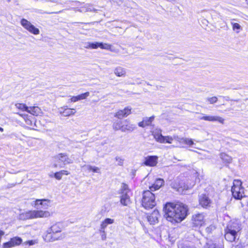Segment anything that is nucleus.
Segmentation results:
<instances>
[{
    "label": "nucleus",
    "mask_w": 248,
    "mask_h": 248,
    "mask_svg": "<svg viewBox=\"0 0 248 248\" xmlns=\"http://www.w3.org/2000/svg\"><path fill=\"white\" fill-rule=\"evenodd\" d=\"M63 229V225L61 222H57L55 224L52 225L50 228L48 229L49 231H50L56 236L59 235L61 233Z\"/></svg>",
    "instance_id": "nucleus-13"
},
{
    "label": "nucleus",
    "mask_w": 248,
    "mask_h": 248,
    "mask_svg": "<svg viewBox=\"0 0 248 248\" xmlns=\"http://www.w3.org/2000/svg\"><path fill=\"white\" fill-rule=\"evenodd\" d=\"M13 247L10 240L8 242L4 243L2 245V248H11Z\"/></svg>",
    "instance_id": "nucleus-43"
},
{
    "label": "nucleus",
    "mask_w": 248,
    "mask_h": 248,
    "mask_svg": "<svg viewBox=\"0 0 248 248\" xmlns=\"http://www.w3.org/2000/svg\"><path fill=\"white\" fill-rule=\"evenodd\" d=\"M99 47L104 49L110 50L111 45L107 43H99Z\"/></svg>",
    "instance_id": "nucleus-35"
},
{
    "label": "nucleus",
    "mask_w": 248,
    "mask_h": 248,
    "mask_svg": "<svg viewBox=\"0 0 248 248\" xmlns=\"http://www.w3.org/2000/svg\"><path fill=\"white\" fill-rule=\"evenodd\" d=\"M186 144L188 145L189 146H191L193 144H194V142L192 139L187 138Z\"/></svg>",
    "instance_id": "nucleus-46"
},
{
    "label": "nucleus",
    "mask_w": 248,
    "mask_h": 248,
    "mask_svg": "<svg viewBox=\"0 0 248 248\" xmlns=\"http://www.w3.org/2000/svg\"><path fill=\"white\" fill-rule=\"evenodd\" d=\"M60 172L61 174H62V175H68L70 173L68 171L65 170H61V171H60Z\"/></svg>",
    "instance_id": "nucleus-48"
},
{
    "label": "nucleus",
    "mask_w": 248,
    "mask_h": 248,
    "mask_svg": "<svg viewBox=\"0 0 248 248\" xmlns=\"http://www.w3.org/2000/svg\"><path fill=\"white\" fill-rule=\"evenodd\" d=\"M116 161L118 162L117 164L119 166H123L124 164V159L123 158L120 157V156H116L115 157Z\"/></svg>",
    "instance_id": "nucleus-39"
},
{
    "label": "nucleus",
    "mask_w": 248,
    "mask_h": 248,
    "mask_svg": "<svg viewBox=\"0 0 248 248\" xmlns=\"http://www.w3.org/2000/svg\"><path fill=\"white\" fill-rule=\"evenodd\" d=\"M198 118L199 120H202L209 122L217 121L222 124H223L224 122V119L223 118L218 116L205 115L201 117H199Z\"/></svg>",
    "instance_id": "nucleus-12"
},
{
    "label": "nucleus",
    "mask_w": 248,
    "mask_h": 248,
    "mask_svg": "<svg viewBox=\"0 0 248 248\" xmlns=\"http://www.w3.org/2000/svg\"><path fill=\"white\" fill-rule=\"evenodd\" d=\"M37 243V241L36 240H31L26 241L24 242L25 245H29V246H32Z\"/></svg>",
    "instance_id": "nucleus-42"
},
{
    "label": "nucleus",
    "mask_w": 248,
    "mask_h": 248,
    "mask_svg": "<svg viewBox=\"0 0 248 248\" xmlns=\"http://www.w3.org/2000/svg\"><path fill=\"white\" fill-rule=\"evenodd\" d=\"M50 203V201L47 199L42 200H36L35 201V207L37 209H39L40 207L39 205H42V207L44 209H47Z\"/></svg>",
    "instance_id": "nucleus-17"
},
{
    "label": "nucleus",
    "mask_w": 248,
    "mask_h": 248,
    "mask_svg": "<svg viewBox=\"0 0 248 248\" xmlns=\"http://www.w3.org/2000/svg\"><path fill=\"white\" fill-rule=\"evenodd\" d=\"M136 128V126L135 125L130 124H123V128H122V132H125L126 131H132L134 130Z\"/></svg>",
    "instance_id": "nucleus-26"
},
{
    "label": "nucleus",
    "mask_w": 248,
    "mask_h": 248,
    "mask_svg": "<svg viewBox=\"0 0 248 248\" xmlns=\"http://www.w3.org/2000/svg\"><path fill=\"white\" fill-rule=\"evenodd\" d=\"M75 109L74 108H62V110H60L61 114L65 117L69 116L71 115H74L75 113Z\"/></svg>",
    "instance_id": "nucleus-20"
},
{
    "label": "nucleus",
    "mask_w": 248,
    "mask_h": 248,
    "mask_svg": "<svg viewBox=\"0 0 248 248\" xmlns=\"http://www.w3.org/2000/svg\"><path fill=\"white\" fill-rule=\"evenodd\" d=\"M64 234H60L59 235L56 236L53 233L49 231L48 229L46 232V233L43 236V239L46 242H49L61 240L64 238Z\"/></svg>",
    "instance_id": "nucleus-8"
},
{
    "label": "nucleus",
    "mask_w": 248,
    "mask_h": 248,
    "mask_svg": "<svg viewBox=\"0 0 248 248\" xmlns=\"http://www.w3.org/2000/svg\"><path fill=\"white\" fill-rule=\"evenodd\" d=\"M85 8H86V10H84V9H82L81 10H79V11L80 12H92V11H96V10L92 8L91 6H90V5H86V6L85 7Z\"/></svg>",
    "instance_id": "nucleus-37"
},
{
    "label": "nucleus",
    "mask_w": 248,
    "mask_h": 248,
    "mask_svg": "<svg viewBox=\"0 0 248 248\" xmlns=\"http://www.w3.org/2000/svg\"><path fill=\"white\" fill-rule=\"evenodd\" d=\"M16 108L23 111L28 112V110H29V107L24 104L17 103L16 104Z\"/></svg>",
    "instance_id": "nucleus-31"
},
{
    "label": "nucleus",
    "mask_w": 248,
    "mask_h": 248,
    "mask_svg": "<svg viewBox=\"0 0 248 248\" xmlns=\"http://www.w3.org/2000/svg\"><path fill=\"white\" fill-rule=\"evenodd\" d=\"M114 73L117 77H124L126 75V70L121 66H118L114 69Z\"/></svg>",
    "instance_id": "nucleus-21"
},
{
    "label": "nucleus",
    "mask_w": 248,
    "mask_h": 248,
    "mask_svg": "<svg viewBox=\"0 0 248 248\" xmlns=\"http://www.w3.org/2000/svg\"><path fill=\"white\" fill-rule=\"evenodd\" d=\"M90 95L89 92H87L84 93L80 94L76 96H72L70 100L71 102H76L78 100H83L86 99Z\"/></svg>",
    "instance_id": "nucleus-19"
},
{
    "label": "nucleus",
    "mask_w": 248,
    "mask_h": 248,
    "mask_svg": "<svg viewBox=\"0 0 248 248\" xmlns=\"http://www.w3.org/2000/svg\"><path fill=\"white\" fill-rule=\"evenodd\" d=\"M155 116H152L150 117H145L143 119L145 122V124L147 126L151 125L152 122L154 121Z\"/></svg>",
    "instance_id": "nucleus-34"
},
{
    "label": "nucleus",
    "mask_w": 248,
    "mask_h": 248,
    "mask_svg": "<svg viewBox=\"0 0 248 248\" xmlns=\"http://www.w3.org/2000/svg\"><path fill=\"white\" fill-rule=\"evenodd\" d=\"M164 180L162 179H157L155 183L150 187V191H154L158 189L163 184Z\"/></svg>",
    "instance_id": "nucleus-18"
},
{
    "label": "nucleus",
    "mask_w": 248,
    "mask_h": 248,
    "mask_svg": "<svg viewBox=\"0 0 248 248\" xmlns=\"http://www.w3.org/2000/svg\"><path fill=\"white\" fill-rule=\"evenodd\" d=\"M50 216L48 211L42 210H33L27 212L25 214L26 219H32L38 217H48Z\"/></svg>",
    "instance_id": "nucleus-6"
},
{
    "label": "nucleus",
    "mask_w": 248,
    "mask_h": 248,
    "mask_svg": "<svg viewBox=\"0 0 248 248\" xmlns=\"http://www.w3.org/2000/svg\"><path fill=\"white\" fill-rule=\"evenodd\" d=\"M10 240L13 247L20 245L22 242V239L17 236L12 238Z\"/></svg>",
    "instance_id": "nucleus-23"
},
{
    "label": "nucleus",
    "mask_w": 248,
    "mask_h": 248,
    "mask_svg": "<svg viewBox=\"0 0 248 248\" xmlns=\"http://www.w3.org/2000/svg\"><path fill=\"white\" fill-rule=\"evenodd\" d=\"M157 157L156 156H148L145 158L144 164L146 166L154 167L157 163Z\"/></svg>",
    "instance_id": "nucleus-16"
},
{
    "label": "nucleus",
    "mask_w": 248,
    "mask_h": 248,
    "mask_svg": "<svg viewBox=\"0 0 248 248\" xmlns=\"http://www.w3.org/2000/svg\"><path fill=\"white\" fill-rule=\"evenodd\" d=\"M88 170H92L93 172L100 173V169L98 167L95 166H92L91 165L85 166Z\"/></svg>",
    "instance_id": "nucleus-32"
},
{
    "label": "nucleus",
    "mask_w": 248,
    "mask_h": 248,
    "mask_svg": "<svg viewBox=\"0 0 248 248\" xmlns=\"http://www.w3.org/2000/svg\"><path fill=\"white\" fill-rule=\"evenodd\" d=\"M206 245L208 246L207 248H222L218 245L217 244V243L211 240L208 241V242L206 243Z\"/></svg>",
    "instance_id": "nucleus-30"
},
{
    "label": "nucleus",
    "mask_w": 248,
    "mask_h": 248,
    "mask_svg": "<svg viewBox=\"0 0 248 248\" xmlns=\"http://www.w3.org/2000/svg\"><path fill=\"white\" fill-rule=\"evenodd\" d=\"M241 186L242 182L240 180H234L231 191L233 197L236 199L240 200L243 197L247 196L245 193L244 188Z\"/></svg>",
    "instance_id": "nucleus-3"
},
{
    "label": "nucleus",
    "mask_w": 248,
    "mask_h": 248,
    "mask_svg": "<svg viewBox=\"0 0 248 248\" xmlns=\"http://www.w3.org/2000/svg\"><path fill=\"white\" fill-rule=\"evenodd\" d=\"M3 131V129L2 127H0V131L2 132Z\"/></svg>",
    "instance_id": "nucleus-49"
},
{
    "label": "nucleus",
    "mask_w": 248,
    "mask_h": 248,
    "mask_svg": "<svg viewBox=\"0 0 248 248\" xmlns=\"http://www.w3.org/2000/svg\"><path fill=\"white\" fill-rule=\"evenodd\" d=\"M217 98L216 96L212 97H207L206 98V101L208 102L210 104H213L217 101Z\"/></svg>",
    "instance_id": "nucleus-36"
},
{
    "label": "nucleus",
    "mask_w": 248,
    "mask_h": 248,
    "mask_svg": "<svg viewBox=\"0 0 248 248\" xmlns=\"http://www.w3.org/2000/svg\"><path fill=\"white\" fill-rule=\"evenodd\" d=\"M155 195L150 190L144 191L142 194V205L146 209H150L156 205Z\"/></svg>",
    "instance_id": "nucleus-2"
},
{
    "label": "nucleus",
    "mask_w": 248,
    "mask_h": 248,
    "mask_svg": "<svg viewBox=\"0 0 248 248\" xmlns=\"http://www.w3.org/2000/svg\"><path fill=\"white\" fill-rule=\"evenodd\" d=\"M131 108L130 107L125 108L123 110H120L115 114V117L119 119H122L123 117H127L131 113Z\"/></svg>",
    "instance_id": "nucleus-15"
},
{
    "label": "nucleus",
    "mask_w": 248,
    "mask_h": 248,
    "mask_svg": "<svg viewBox=\"0 0 248 248\" xmlns=\"http://www.w3.org/2000/svg\"><path fill=\"white\" fill-rule=\"evenodd\" d=\"M176 139H177V140L180 143H184V144H186V139L187 138H178V137H176Z\"/></svg>",
    "instance_id": "nucleus-44"
},
{
    "label": "nucleus",
    "mask_w": 248,
    "mask_h": 248,
    "mask_svg": "<svg viewBox=\"0 0 248 248\" xmlns=\"http://www.w3.org/2000/svg\"><path fill=\"white\" fill-rule=\"evenodd\" d=\"M237 232L236 230L232 229V226H228L225 234V239L230 242L234 241L237 235Z\"/></svg>",
    "instance_id": "nucleus-10"
},
{
    "label": "nucleus",
    "mask_w": 248,
    "mask_h": 248,
    "mask_svg": "<svg viewBox=\"0 0 248 248\" xmlns=\"http://www.w3.org/2000/svg\"><path fill=\"white\" fill-rule=\"evenodd\" d=\"M215 226L211 225L205 229V231L207 233L210 234L212 232L215 230Z\"/></svg>",
    "instance_id": "nucleus-38"
},
{
    "label": "nucleus",
    "mask_w": 248,
    "mask_h": 248,
    "mask_svg": "<svg viewBox=\"0 0 248 248\" xmlns=\"http://www.w3.org/2000/svg\"><path fill=\"white\" fill-rule=\"evenodd\" d=\"M130 192L127 185L123 183L121 188V203L124 206H128L130 203V196L128 193Z\"/></svg>",
    "instance_id": "nucleus-5"
},
{
    "label": "nucleus",
    "mask_w": 248,
    "mask_h": 248,
    "mask_svg": "<svg viewBox=\"0 0 248 248\" xmlns=\"http://www.w3.org/2000/svg\"><path fill=\"white\" fill-rule=\"evenodd\" d=\"M175 137H174V139H175ZM173 140V138L170 137V136H164V141L165 143H171L172 142V141Z\"/></svg>",
    "instance_id": "nucleus-40"
},
{
    "label": "nucleus",
    "mask_w": 248,
    "mask_h": 248,
    "mask_svg": "<svg viewBox=\"0 0 248 248\" xmlns=\"http://www.w3.org/2000/svg\"><path fill=\"white\" fill-rule=\"evenodd\" d=\"M199 201L200 204L203 208L210 206L211 203V200L208 195L205 194H202L199 196Z\"/></svg>",
    "instance_id": "nucleus-11"
},
{
    "label": "nucleus",
    "mask_w": 248,
    "mask_h": 248,
    "mask_svg": "<svg viewBox=\"0 0 248 248\" xmlns=\"http://www.w3.org/2000/svg\"><path fill=\"white\" fill-rule=\"evenodd\" d=\"M99 46V42H88L85 44L84 47L86 48L96 49Z\"/></svg>",
    "instance_id": "nucleus-24"
},
{
    "label": "nucleus",
    "mask_w": 248,
    "mask_h": 248,
    "mask_svg": "<svg viewBox=\"0 0 248 248\" xmlns=\"http://www.w3.org/2000/svg\"><path fill=\"white\" fill-rule=\"evenodd\" d=\"M154 138L155 140L160 143H165L164 136H163L160 133H155L154 134Z\"/></svg>",
    "instance_id": "nucleus-28"
},
{
    "label": "nucleus",
    "mask_w": 248,
    "mask_h": 248,
    "mask_svg": "<svg viewBox=\"0 0 248 248\" xmlns=\"http://www.w3.org/2000/svg\"><path fill=\"white\" fill-rule=\"evenodd\" d=\"M62 175L61 174L60 171L54 173V177L57 180H61L62 179Z\"/></svg>",
    "instance_id": "nucleus-45"
},
{
    "label": "nucleus",
    "mask_w": 248,
    "mask_h": 248,
    "mask_svg": "<svg viewBox=\"0 0 248 248\" xmlns=\"http://www.w3.org/2000/svg\"><path fill=\"white\" fill-rule=\"evenodd\" d=\"M28 112L35 116H38L42 113L41 109L38 107H29Z\"/></svg>",
    "instance_id": "nucleus-22"
},
{
    "label": "nucleus",
    "mask_w": 248,
    "mask_h": 248,
    "mask_svg": "<svg viewBox=\"0 0 248 248\" xmlns=\"http://www.w3.org/2000/svg\"><path fill=\"white\" fill-rule=\"evenodd\" d=\"M164 217L171 222H180L187 215L188 208L187 206L183 203L173 205L167 203L164 207Z\"/></svg>",
    "instance_id": "nucleus-1"
},
{
    "label": "nucleus",
    "mask_w": 248,
    "mask_h": 248,
    "mask_svg": "<svg viewBox=\"0 0 248 248\" xmlns=\"http://www.w3.org/2000/svg\"><path fill=\"white\" fill-rule=\"evenodd\" d=\"M231 24L232 26L233 30L235 31L236 33H239L240 30L242 29L241 26L237 23H233L232 22H231Z\"/></svg>",
    "instance_id": "nucleus-33"
},
{
    "label": "nucleus",
    "mask_w": 248,
    "mask_h": 248,
    "mask_svg": "<svg viewBox=\"0 0 248 248\" xmlns=\"http://www.w3.org/2000/svg\"><path fill=\"white\" fill-rule=\"evenodd\" d=\"M99 232L101 233L102 240H105L106 239L107 236H106V232L105 231V229L100 228Z\"/></svg>",
    "instance_id": "nucleus-41"
},
{
    "label": "nucleus",
    "mask_w": 248,
    "mask_h": 248,
    "mask_svg": "<svg viewBox=\"0 0 248 248\" xmlns=\"http://www.w3.org/2000/svg\"><path fill=\"white\" fill-rule=\"evenodd\" d=\"M45 13L50 14H52L53 13H47V12H46Z\"/></svg>",
    "instance_id": "nucleus-50"
},
{
    "label": "nucleus",
    "mask_w": 248,
    "mask_h": 248,
    "mask_svg": "<svg viewBox=\"0 0 248 248\" xmlns=\"http://www.w3.org/2000/svg\"><path fill=\"white\" fill-rule=\"evenodd\" d=\"M20 24L24 29L27 30L30 33L34 35H38L39 34V30L36 28L28 20L22 18L20 21Z\"/></svg>",
    "instance_id": "nucleus-7"
},
{
    "label": "nucleus",
    "mask_w": 248,
    "mask_h": 248,
    "mask_svg": "<svg viewBox=\"0 0 248 248\" xmlns=\"http://www.w3.org/2000/svg\"><path fill=\"white\" fill-rule=\"evenodd\" d=\"M123 128V123L122 121H117L115 122L113 124V128L115 130H121Z\"/></svg>",
    "instance_id": "nucleus-29"
},
{
    "label": "nucleus",
    "mask_w": 248,
    "mask_h": 248,
    "mask_svg": "<svg viewBox=\"0 0 248 248\" xmlns=\"http://www.w3.org/2000/svg\"><path fill=\"white\" fill-rule=\"evenodd\" d=\"M114 223V219L109 218L105 219L101 224L100 228L105 229L108 224Z\"/></svg>",
    "instance_id": "nucleus-27"
},
{
    "label": "nucleus",
    "mask_w": 248,
    "mask_h": 248,
    "mask_svg": "<svg viewBox=\"0 0 248 248\" xmlns=\"http://www.w3.org/2000/svg\"><path fill=\"white\" fill-rule=\"evenodd\" d=\"M159 213L157 210H155L150 216L147 217L148 221L151 225H154L158 222Z\"/></svg>",
    "instance_id": "nucleus-14"
},
{
    "label": "nucleus",
    "mask_w": 248,
    "mask_h": 248,
    "mask_svg": "<svg viewBox=\"0 0 248 248\" xmlns=\"http://www.w3.org/2000/svg\"><path fill=\"white\" fill-rule=\"evenodd\" d=\"M138 125L140 127H145L146 126H147L145 124V122L143 120L142 121L140 122L139 124H138Z\"/></svg>",
    "instance_id": "nucleus-47"
},
{
    "label": "nucleus",
    "mask_w": 248,
    "mask_h": 248,
    "mask_svg": "<svg viewBox=\"0 0 248 248\" xmlns=\"http://www.w3.org/2000/svg\"><path fill=\"white\" fill-rule=\"evenodd\" d=\"M54 159L56 162V163L54 164L55 167L59 166L62 168L63 166L61 165V164L65 165L73 163V160L70 158L68 155L66 153H60L54 156Z\"/></svg>",
    "instance_id": "nucleus-4"
},
{
    "label": "nucleus",
    "mask_w": 248,
    "mask_h": 248,
    "mask_svg": "<svg viewBox=\"0 0 248 248\" xmlns=\"http://www.w3.org/2000/svg\"><path fill=\"white\" fill-rule=\"evenodd\" d=\"M220 157L224 162L230 163L232 161V157L224 153L220 154Z\"/></svg>",
    "instance_id": "nucleus-25"
},
{
    "label": "nucleus",
    "mask_w": 248,
    "mask_h": 248,
    "mask_svg": "<svg viewBox=\"0 0 248 248\" xmlns=\"http://www.w3.org/2000/svg\"><path fill=\"white\" fill-rule=\"evenodd\" d=\"M204 216L202 214H197L193 215L192 221L193 227H199L204 223Z\"/></svg>",
    "instance_id": "nucleus-9"
}]
</instances>
